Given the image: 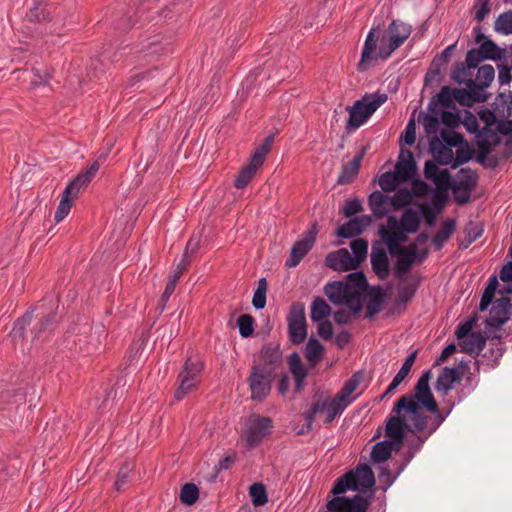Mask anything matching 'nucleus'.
<instances>
[{"instance_id":"nucleus-43","label":"nucleus","mask_w":512,"mask_h":512,"mask_svg":"<svg viewBox=\"0 0 512 512\" xmlns=\"http://www.w3.org/2000/svg\"><path fill=\"white\" fill-rule=\"evenodd\" d=\"M382 237L384 238V240L387 243V247H388L390 254L394 255L397 253V251H399V249L404 248L400 245V242L405 239V237L403 235L398 234L396 232H390V231L383 230Z\"/></svg>"},{"instance_id":"nucleus-11","label":"nucleus","mask_w":512,"mask_h":512,"mask_svg":"<svg viewBox=\"0 0 512 512\" xmlns=\"http://www.w3.org/2000/svg\"><path fill=\"white\" fill-rule=\"evenodd\" d=\"M272 381L271 368L253 366L249 377L251 398L256 401H263L271 391Z\"/></svg>"},{"instance_id":"nucleus-27","label":"nucleus","mask_w":512,"mask_h":512,"mask_svg":"<svg viewBox=\"0 0 512 512\" xmlns=\"http://www.w3.org/2000/svg\"><path fill=\"white\" fill-rule=\"evenodd\" d=\"M346 408L340 404L335 397L331 400L317 402L313 406L314 413H322L326 422H331L337 415L342 413Z\"/></svg>"},{"instance_id":"nucleus-38","label":"nucleus","mask_w":512,"mask_h":512,"mask_svg":"<svg viewBox=\"0 0 512 512\" xmlns=\"http://www.w3.org/2000/svg\"><path fill=\"white\" fill-rule=\"evenodd\" d=\"M420 223V216L418 212L407 209L404 211L400 219V227L407 233H415L418 230Z\"/></svg>"},{"instance_id":"nucleus-6","label":"nucleus","mask_w":512,"mask_h":512,"mask_svg":"<svg viewBox=\"0 0 512 512\" xmlns=\"http://www.w3.org/2000/svg\"><path fill=\"white\" fill-rule=\"evenodd\" d=\"M374 484V473L368 465L364 464L339 477L331 492L335 495H340L345 493L347 490L357 491L370 489Z\"/></svg>"},{"instance_id":"nucleus-34","label":"nucleus","mask_w":512,"mask_h":512,"mask_svg":"<svg viewBox=\"0 0 512 512\" xmlns=\"http://www.w3.org/2000/svg\"><path fill=\"white\" fill-rule=\"evenodd\" d=\"M456 228L454 219L446 220L433 238L434 246L437 250L441 249L444 243L451 237Z\"/></svg>"},{"instance_id":"nucleus-40","label":"nucleus","mask_w":512,"mask_h":512,"mask_svg":"<svg viewBox=\"0 0 512 512\" xmlns=\"http://www.w3.org/2000/svg\"><path fill=\"white\" fill-rule=\"evenodd\" d=\"M199 498V488L194 483L184 484L179 493V500L186 506H191L197 502Z\"/></svg>"},{"instance_id":"nucleus-31","label":"nucleus","mask_w":512,"mask_h":512,"mask_svg":"<svg viewBox=\"0 0 512 512\" xmlns=\"http://www.w3.org/2000/svg\"><path fill=\"white\" fill-rule=\"evenodd\" d=\"M289 369L296 379V389L300 390L307 376V369L297 353H292L288 358Z\"/></svg>"},{"instance_id":"nucleus-62","label":"nucleus","mask_w":512,"mask_h":512,"mask_svg":"<svg viewBox=\"0 0 512 512\" xmlns=\"http://www.w3.org/2000/svg\"><path fill=\"white\" fill-rule=\"evenodd\" d=\"M252 304L256 309H263L266 305V293L261 290H256L253 295Z\"/></svg>"},{"instance_id":"nucleus-16","label":"nucleus","mask_w":512,"mask_h":512,"mask_svg":"<svg viewBox=\"0 0 512 512\" xmlns=\"http://www.w3.org/2000/svg\"><path fill=\"white\" fill-rule=\"evenodd\" d=\"M326 265L336 271L354 270L359 266L357 259H354L347 249L328 254Z\"/></svg>"},{"instance_id":"nucleus-57","label":"nucleus","mask_w":512,"mask_h":512,"mask_svg":"<svg viewBox=\"0 0 512 512\" xmlns=\"http://www.w3.org/2000/svg\"><path fill=\"white\" fill-rule=\"evenodd\" d=\"M403 140L407 145H413L416 140V125L413 119H410L403 136Z\"/></svg>"},{"instance_id":"nucleus-13","label":"nucleus","mask_w":512,"mask_h":512,"mask_svg":"<svg viewBox=\"0 0 512 512\" xmlns=\"http://www.w3.org/2000/svg\"><path fill=\"white\" fill-rule=\"evenodd\" d=\"M468 370L466 363L461 361L456 367H445L437 378L435 389L437 392L446 394L453 389L456 383H459Z\"/></svg>"},{"instance_id":"nucleus-60","label":"nucleus","mask_w":512,"mask_h":512,"mask_svg":"<svg viewBox=\"0 0 512 512\" xmlns=\"http://www.w3.org/2000/svg\"><path fill=\"white\" fill-rule=\"evenodd\" d=\"M495 292H493V288H486L482 294L479 309L484 311L488 308V306L492 303Z\"/></svg>"},{"instance_id":"nucleus-1","label":"nucleus","mask_w":512,"mask_h":512,"mask_svg":"<svg viewBox=\"0 0 512 512\" xmlns=\"http://www.w3.org/2000/svg\"><path fill=\"white\" fill-rule=\"evenodd\" d=\"M430 375V371L424 372L414 391L399 398L387 420L388 438L399 442L404 440L405 432L415 433L425 429L432 434L444 421L430 390Z\"/></svg>"},{"instance_id":"nucleus-15","label":"nucleus","mask_w":512,"mask_h":512,"mask_svg":"<svg viewBox=\"0 0 512 512\" xmlns=\"http://www.w3.org/2000/svg\"><path fill=\"white\" fill-rule=\"evenodd\" d=\"M315 241V232L309 231L303 238L298 240L292 247L289 258L286 260L287 267H296L310 251Z\"/></svg>"},{"instance_id":"nucleus-36","label":"nucleus","mask_w":512,"mask_h":512,"mask_svg":"<svg viewBox=\"0 0 512 512\" xmlns=\"http://www.w3.org/2000/svg\"><path fill=\"white\" fill-rule=\"evenodd\" d=\"M331 314V307L327 304V302L321 298L317 297L313 300L311 304V312L310 318L313 322H320L324 320L327 316Z\"/></svg>"},{"instance_id":"nucleus-39","label":"nucleus","mask_w":512,"mask_h":512,"mask_svg":"<svg viewBox=\"0 0 512 512\" xmlns=\"http://www.w3.org/2000/svg\"><path fill=\"white\" fill-rule=\"evenodd\" d=\"M249 496L252 504L256 507L264 506L268 502L266 487L261 482H256L249 487Z\"/></svg>"},{"instance_id":"nucleus-32","label":"nucleus","mask_w":512,"mask_h":512,"mask_svg":"<svg viewBox=\"0 0 512 512\" xmlns=\"http://www.w3.org/2000/svg\"><path fill=\"white\" fill-rule=\"evenodd\" d=\"M371 264L374 272L381 279H385L389 274L388 257L385 251H373L371 254Z\"/></svg>"},{"instance_id":"nucleus-33","label":"nucleus","mask_w":512,"mask_h":512,"mask_svg":"<svg viewBox=\"0 0 512 512\" xmlns=\"http://www.w3.org/2000/svg\"><path fill=\"white\" fill-rule=\"evenodd\" d=\"M76 198H77L76 195L71 193L66 188L64 189V191L61 195L59 205L55 212V216H54L55 221L57 223L61 222L69 214L71 207L73 205V202Z\"/></svg>"},{"instance_id":"nucleus-53","label":"nucleus","mask_w":512,"mask_h":512,"mask_svg":"<svg viewBox=\"0 0 512 512\" xmlns=\"http://www.w3.org/2000/svg\"><path fill=\"white\" fill-rule=\"evenodd\" d=\"M30 321L31 314H26L20 320H18L12 330V337L14 339L21 338L23 335V330L27 325H29Z\"/></svg>"},{"instance_id":"nucleus-64","label":"nucleus","mask_w":512,"mask_h":512,"mask_svg":"<svg viewBox=\"0 0 512 512\" xmlns=\"http://www.w3.org/2000/svg\"><path fill=\"white\" fill-rule=\"evenodd\" d=\"M500 279L504 282L512 281V262L503 266L500 272Z\"/></svg>"},{"instance_id":"nucleus-47","label":"nucleus","mask_w":512,"mask_h":512,"mask_svg":"<svg viewBox=\"0 0 512 512\" xmlns=\"http://www.w3.org/2000/svg\"><path fill=\"white\" fill-rule=\"evenodd\" d=\"M460 124H463L466 130L475 136L480 130L478 118L468 110L462 112Z\"/></svg>"},{"instance_id":"nucleus-23","label":"nucleus","mask_w":512,"mask_h":512,"mask_svg":"<svg viewBox=\"0 0 512 512\" xmlns=\"http://www.w3.org/2000/svg\"><path fill=\"white\" fill-rule=\"evenodd\" d=\"M395 255L398 256L395 274L398 278H402L409 271L416 259V247H404L403 249H399Z\"/></svg>"},{"instance_id":"nucleus-56","label":"nucleus","mask_w":512,"mask_h":512,"mask_svg":"<svg viewBox=\"0 0 512 512\" xmlns=\"http://www.w3.org/2000/svg\"><path fill=\"white\" fill-rule=\"evenodd\" d=\"M480 121L484 124L483 127L497 126V119L495 114L489 109H483L478 113Z\"/></svg>"},{"instance_id":"nucleus-37","label":"nucleus","mask_w":512,"mask_h":512,"mask_svg":"<svg viewBox=\"0 0 512 512\" xmlns=\"http://www.w3.org/2000/svg\"><path fill=\"white\" fill-rule=\"evenodd\" d=\"M324 348L315 338H310L305 347V357L311 365H315L322 359Z\"/></svg>"},{"instance_id":"nucleus-18","label":"nucleus","mask_w":512,"mask_h":512,"mask_svg":"<svg viewBox=\"0 0 512 512\" xmlns=\"http://www.w3.org/2000/svg\"><path fill=\"white\" fill-rule=\"evenodd\" d=\"M394 170L404 182L414 177L416 173V164L411 151L401 152Z\"/></svg>"},{"instance_id":"nucleus-14","label":"nucleus","mask_w":512,"mask_h":512,"mask_svg":"<svg viewBox=\"0 0 512 512\" xmlns=\"http://www.w3.org/2000/svg\"><path fill=\"white\" fill-rule=\"evenodd\" d=\"M424 176L435 184L437 195L446 194L452 187L449 171L446 169L440 170L433 161H426Z\"/></svg>"},{"instance_id":"nucleus-42","label":"nucleus","mask_w":512,"mask_h":512,"mask_svg":"<svg viewBox=\"0 0 512 512\" xmlns=\"http://www.w3.org/2000/svg\"><path fill=\"white\" fill-rule=\"evenodd\" d=\"M402 179L396 173V171H389L383 173L378 180V184L383 191L391 192L396 189V187L402 183Z\"/></svg>"},{"instance_id":"nucleus-29","label":"nucleus","mask_w":512,"mask_h":512,"mask_svg":"<svg viewBox=\"0 0 512 512\" xmlns=\"http://www.w3.org/2000/svg\"><path fill=\"white\" fill-rule=\"evenodd\" d=\"M485 343L486 340L480 333H472L459 342V345L463 352L470 355H478L484 348Z\"/></svg>"},{"instance_id":"nucleus-25","label":"nucleus","mask_w":512,"mask_h":512,"mask_svg":"<svg viewBox=\"0 0 512 512\" xmlns=\"http://www.w3.org/2000/svg\"><path fill=\"white\" fill-rule=\"evenodd\" d=\"M510 300L508 298H501L494 302L490 310L489 323L493 326H500L504 324L510 315Z\"/></svg>"},{"instance_id":"nucleus-19","label":"nucleus","mask_w":512,"mask_h":512,"mask_svg":"<svg viewBox=\"0 0 512 512\" xmlns=\"http://www.w3.org/2000/svg\"><path fill=\"white\" fill-rule=\"evenodd\" d=\"M369 207L376 218H383L392 209L391 197L380 191H374L368 199Z\"/></svg>"},{"instance_id":"nucleus-5","label":"nucleus","mask_w":512,"mask_h":512,"mask_svg":"<svg viewBox=\"0 0 512 512\" xmlns=\"http://www.w3.org/2000/svg\"><path fill=\"white\" fill-rule=\"evenodd\" d=\"M386 101L387 95L385 93L367 94L362 99L357 100L353 106L347 108L349 112L347 128L358 129Z\"/></svg>"},{"instance_id":"nucleus-54","label":"nucleus","mask_w":512,"mask_h":512,"mask_svg":"<svg viewBox=\"0 0 512 512\" xmlns=\"http://www.w3.org/2000/svg\"><path fill=\"white\" fill-rule=\"evenodd\" d=\"M475 9V19L478 22L483 21L490 12L488 0H478Z\"/></svg>"},{"instance_id":"nucleus-7","label":"nucleus","mask_w":512,"mask_h":512,"mask_svg":"<svg viewBox=\"0 0 512 512\" xmlns=\"http://www.w3.org/2000/svg\"><path fill=\"white\" fill-rule=\"evenodd\" d=\"M202 370L203 363L198 358L186 360L178 376V387L175 391V398L177 400L183 399L198 388L202 379Z\"/></svg>"},{"instance_id":"nucleus-61","label":"nucleus","mask_w":512,"mask_h":512,"mask_svg":"<svg viewBox=\"0 0 512 512\" xmlns=\"http://www.w3.org/2000/svg\"><path fill=\"white\" fill-rule=\"evenodd\" d=\"M186 266H187V260H186V257H183V259L177 265L174 272L169 276L168 282H173V284L176 286V283L180 279L182 272L184 271Z\"/></svg>"},{"instance_id":"nucleus-26","label":"nucleus","mask_w":512,"mask_h":512,"mask_svg":"<svg viewBox=\"0 0 512 512\" xmlns=\"http://www.w3.org/2000/svg\"><path fill=\"white\" fill-rule=\"evenodd\" d=\"M497 126L482 127L475 136L478 147L483 151H490L499 143Z\"/></svg>"},{"instance_id":"nucleus-28","label":"nucleus","mask_w":512,"mask_h":512,"mask_svg":"<svg viewBox=\"0 0 512 512\" xmlns=\"http://www.w3.org/2000/svg\"><path fill=\"white\" fill-rule=\"evenodd\" d=\"M282 353L278 345L269 344L262 349V363L255 367L271 368L273 374L277 365L281 362Z\"/></svg>"},{"instance_id":"nucleus-12","label":"nucleus","mask_w":512,"mask_h":512,"mask_svg":"<svg viewBox=\"0 0 512 512\" xmlns=\"http://www.w3.org/2000/svg\"><path fill=\"white\" fill-rule=\"evenodd\" d=\"M485 60L478 49H471L467 52L465 64L458 65L452 72V79L455 82H466L476 78L477 69L481 61Z\"/></svg>"},{"instance_id":"nucleus-48","label":"nucleus","mask_w":512,"mask_h":512,"mask_svg":"<svg viewBox=\"0 0 512 512\" xmlns=\"http://www.w3.org/2000/svg\"><path fill=\"white\" fill-rule=\"evenodd\" d=\"M239 333L242 337L247 338L253 334L254 319L248 314L241 315L237 320Z\"/></svg>"},{"instance_id":"nucleus-35","label":"nucleus","mask_w":512,"mask_h":512,"mask_svg":"<svg viewBox=\"0 0 512 512\" xmlns=\"http://www.w3.org/2000/svg\"><path fill=\"white\" fill-rule=\"evenodd\" d=\"M362 156L354 157L347 165L342 169L341 174L338 177V184L350 183L358 174Z\"/></svg>"},{"instance_id":"nucleus-8","label":"nucleus","mask_w":512,"mask_h":512,"mask_svg":"<svg viewBox=\"0 0 512 512\" xmlns=\"http://www.w3.org/2000/svg\"><path fill=\"white\" fill-rule=\"evenodd\" d=\"M273 142L272 137L265 139L264 143L257 147L252 154L248 164L244 165L240 170L239 174L235 179V187L238 189L245 188L252 178L255 176L257 170L263 165L266 156L268 155L271 144Z\"/></svg>"},{"instance_id":"nucleus-41","label":"nucleus","mask_w":512,"mask_h":512,"mask_svg":"<svg viewBox=\"0 0 512 512\" xmlns=\"http://www.w3.org/2000/svg\"><path fill=\"white\" fill-rule=\"evenodd\" d=\"M413 200V192L407 188L398 189L391 196V205L393 210H398L409 205Z\"/></svg>"},{"instance_id":"nucleus-49","label":"nucleus","mask_w":512,"mask_h":512,"mask_svg":"<svg viewBox=\"0 0 512 512\" xmlns=\"http://www.w3.org/2000/svg\"><path fill=\"white\" fill-rule=\"evenodd\" d=\"M420 121L428 135L436 134L438 132L440 121L437 115L425 114Z\"/></svg>"},{"instance_id":"nucleus-4","label":"nucleus","mask_w":512,"mask_h":512,"mask_svg":"<svg viewBox=\"0 0 512 512\" xmlns=\"http://www.w3.org/2000/svg\"><path fill=\"white\" fill-rule=\"evenodd\" d=\"M494 78V67L490 64L482 65L477 69L476 78H471L466 82H457L460 85H465V88L443 87L437 95V99L444 106H449L453 100L465 106H470L475 102H484L487 99L485 90Z\"/></svg>"},{"instance_id":"nucleus-55","label":"nucleus","mask_w":512,"mask_h":512,"mask_svg":"<svg viewBox=\"0 0 512 512\" xmlns=\"http://www.w3.org/2000/svg\"><path fill=\"white\" fill-rule=\"evenodd\" d=\"M318 323V334L324 340H329L333 336V326L330 321L322 320Z\"/></svg>"},{"instance_id":"nucleus-24","label":"nucleus","mask_w":512,"mask_h":512,"mask_svg":"<svg viewBox=\"0 0 512 512\" xmlns=\"http://www.w3.org/2000/svg\"><path fill=\"white\" fill-rule=\"evenodd\" d=\"M475 41L480 44L477 48L485 59L496 60L502 57V49L499 48L493 41L486 39L485 35L480 29H474Z\"/></svg>"},{"instance_id":"nucleus-52","label":"nucleus","mask_w":512,"mask_h":512,"mask_svg":"<svg viewBox=\"0 0 512 512\" xmlns=\"http://www.w3.org/2000/svg\"><path fill=\"white\" fill-rule=\"evenodd\" d=\"M462 112L442 111L441 121L448 127H457L461 121Z\"/></svg>"},{"instance_id":"nucleus-46","label":"nucleus","mask_w":512,"mask_h":512,"mask_svg":"<svg viewBox=\"0 0 512 512\" xmlns=\"http://www.w3.org/2000/svg\"><path fill=\"white\" fill-rule=\"evenodd\" d=\"M350 248L353 252V258L357 259L358 264L366 258L368 251V242L364 239L358 238L350 243Z\"/></svg>"},{"instance_id":"nucleus-30","label":"nucleus","mask_w":512,"mask_h":512,"mask_svg":"<svg viewBox=\"0 0 512 512\" xmlns=\"http://www.w3.org/2000/svg\"><path fill=\"white\" fill-rule=\"evenodd\" d=\"M431 151L434 159L441 165L453 163L454 155L451 147L443 145L439 139L431 141Z\"/></svg>"},{"instance_id":"nucleus-22","label":"nucleus","mask_w":512,"mask_h":512,"mask_svg":"<svg viewBox=\"0 0 512 512\" xmlns=\"http://www.w3.org/2000/svg\"><path fill=\"white\" fill-rule=\"evenodd\" d=\"M100 165L98 161H95L91 166L84 172L77 175L67 186L66 189L76 195L80 194L81 189L86 187L91 180L95 177Z\"/></svg>"},{"instance_id":"nucleus-51","label":"nucleus","mask_w":512,"mask_h":512,"mask_svg":"<svg viewBox=\"0 0 512 512\" xmlns=\"http://www.w3.org/2000/svg\"><path fill=\"white\" fill-rule=\"evenodd\" d=\"M440 135L443 142H445L449 147L458 146L463 143L462 135L452 130L443 129Z\"/></svg>"},{"instance_id":"nucleus-3","label":"nucleus","mask_w":512,"mask_h":512,"mask_svg":"<svg viewBox=\"0 0 512 512\" xmlns=\"http://www.w3.org/2000/svg\"><path fill=\"white\" fill-rule=\"evenodd\" d=\"M367 288V281L362 272H353L347 275L345 281L329 283L324 292L334 304L346 305L349 311L339 310L334 313V320L338 324H347L358 314L363 306V296Z\"/></svg>"},{"instance_id":"nucleus-9","label":"nucleus","mask_w":512,"mask_h":512,"mask_svg":"<svg viewBox=\"0 0 512 512\" xmlns=\"http://www.w3.org/2000/svg\"><path fill=\"white\" fill-rule=\"evenodd\" d=\"M272 428V420L268 417L252 415L246 422L242 438L248 447H255L261 443Z\"/></svg>"},{"instance_id":"nucleus-63","label":"nucleus","mask_w":512,"mask_h":512,"mask_svg":"<svg viewBox=\"0 0 512 512\" xmlns=\"http://www.w3.org/2000/svg\"><path fill=\"white\" fill-rule=\"evenodd\" d=\"M34 7L29 10L27 17L30 21L40 20L42 15V4L41 2L34 1Z\"/></svg>"},{"instance_id":"nucleus-21","label":"nucleus","mask_w":512,"mask_h":512,"mask_svg":"<svg viewBox=\"0 0 512 512\" xmlns=\"http://www.w3.org/2000/svg\"><path fill=\"white\" fill-rule=\"evenodd\" d=\"M403 441L389 438L388 440L380 441L374 445L371 457L374 462L380 463L386 461L392 451H397L401 448Z\"/></svg>"},{"instance_id":"nucleus-50","label":"nucleus","mask_w":512,"mask_h":512,"mask_svg":"<svg viewBox=\"0 0 512 512\" xmlns=\"http://www.w3.org/2000/svg\"><path fill=\"white\" fill-rule=\"evenodd\" d=\"M363 206L360 200L358 199H349L345 202L342 213L345 217L350 218L357 213L362 212Z\"/></svg>"},{"instance_id":"nucleus-20","label":"nucleus","mask_w":512,"mask_h":512,"mask_svg":"<svg viewBox=\"0 0 512 512\" xmlns=\"http://www.w3.org/2000/svg\"><path fill=\"white\" fill-rule=\"evenodd\" d=\"M361 381V377L357 374H354L349 380H347L341 390L334 396L335 399L347 408L357 397L359 394H356L355 391L358 388Z\"/></svg>"},{"instance_id":"nucleus-2","label":"nucleus","mask_w":512,"mask_h":512,"mask_svg":"<svg viewBox=\"0 0 512 512\" xmlns=\"http://www.w3.org/2000/svg\"><path fill=\"white\" fill-rule=\"evenodd\" d=\"M411 33V25L400 20H393L382 32L372 28L366 37L358 69L364 71L374 61L388 59L395 50L403 45Z\"/></svg>"},{"instance_id":"nucleus-17","label":"nucleus","mask_w":512,"mask_h":512,"mask_svg":"<svg viewBox=\"0 0 512 512\" xmlns=\"http://www.w3.org/2000/svg\"><path fill=\"white\" fill-rule=\"evenodd\" d=\"M372 222L369 215L357 216L338 228L337 235L341 238H352L360 235Z\"/></svg>"},{"instance_id":"nucleus-10","label":"nucleus","mask_w":512,"mask_h":512,"mask_svg":"<svg viewBox=\"0 0 512 512\" xmlns=\"http://www.w3.org/2000/svg\"><path fill=\"white\" fill-rule=\"evenodd\" d=\"M287 321L291 342L297 345L301 344L307 337V322L303 303L295 302L291 305Z\"/></svg>"},{"instance_id":"nucleus-59","label":"nucleus","mask_w":512,"mask_h":512,"mask_svg":"<svg viewBox=\"0 0 512 512\" xmlns=\"http://www.w3.org/2000/svg\"><path fill=\"white\" fill-rule=\"evenodd\" d=\"M50 78H51V75L48 71H46V70L42 71L40 69H35L34 70V78L31 80V83L34 86L46 84V83H48Z\"/></svg>"},{"instance_id":"nucleus-58","label":"nucleus","mask_w":512,"mask_h":512,"mask_svg":"<svg viewBox=\"0 0 512 512\" xmlns=\"http://www.w3.org/2000/svg\"><path fill=\"white\" fill-rule=\"evenodd\" d=\"M131 472V467L129 464L123 466L117 475V479L115 481V486L117 490H120L128 481L129 473Z\"/></svg>"},{"instance_id":"nucleus-45","label":"nucleus","mask_w":512,"mask_h":512,"mask_svg":"<svg viewBox=\"0 0 512 512\" xmlns=\"http://www.w3.org/2000/svg\"><path fill=\"white\" fill-rule=\"evenodd\" d=\"M26 401V394L21 390L8 389L0 396V402L19 406Z\"/></svg>"},{"instance_id":"nucleus-44","label":"nucleus","mask_w":512,"mask_h":512,"mask_svg":"<svg viewBox=\"0 0 512 512\" xmlns=\"http://www.w3.org/2000/svg\"><path fill=\"white\" fill-rule=\"evenodd\" d=\"M496 31L509 35L512 34V11L504 12L495 21Z\"/></svg>"}]
</instances>
